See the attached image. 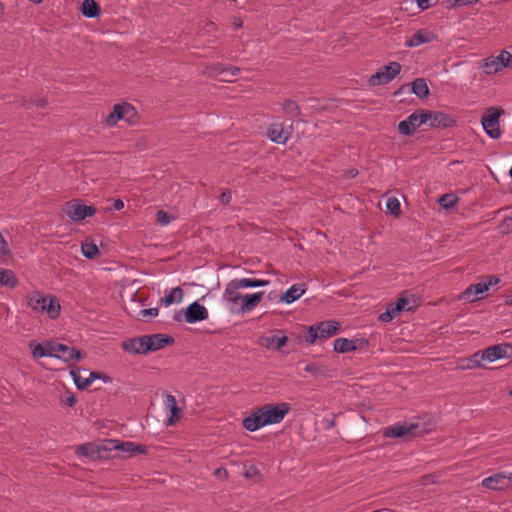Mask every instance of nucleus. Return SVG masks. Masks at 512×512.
Wrapping results in <instances>:
<instances>
[{
    "label": "nucleus",
    "instance_id": "nucleus-1",
    "mask_svg": "<svg viewBox=\"0 0 512 512\" xmlns=\"http://www.w3.org/2000/svg\"><path fill=\"white\" fill-rule=\"evenodd\" d=\"M174 338L166 334H151L133 337L122 342L121 347L127 353L148 354L174 343Z\"/></svg>",
    "mask_w": 512,
    "mask_h": 512
},
{
    "label": "nucleus",
    "instance_id": "nucleus-2",
    "mask_svg": "<svg viewBox=\"0 0 512 512\" xmlns=\"http://www.w3.org/2000/svg\"><path fill=\"white\" fill-rule=\"evenodd\" d=\"M120 120H124L129 125H135L139 122L140 116L132 104L122 102L113 106L112 111L105 118V123L107 126L113 127Z\"/></svg>",
    "mask_w": 512,
    "mask_h": 512
},
{
    "label": "nucleus",
    "instance_id": "nucleus-3",
    "mask_svg": "<svg viewBox=\"0 0 512 512\" xmlns=\"http://www.w3.org/2000/svg\"><path fill=\"white\" fill-rule=\"evenodd\" d=\"M431 424L422 425L416 423H398L386 428L383 431V436L387 438H403V437H418L429 433L432 430Z\"/></svg>",
    "mask_w": 512,
    "mask_h": 512
},
{
    "label": "nucleus",
    "instance_id": "nucleus-4",
    "mask_svg": "<svg viewBox=\"0 0 512 512\" xmlns=\"http://www.w3.org/2000/svg\"><path fill=\"white\" fill-rule=\"evenodd\" d=\"M340 327L341 324L334 320L321 321L308 327L305 340L309 344H314L317 340L328 339L336 335Z\"/></svg>",
    "mask_w": 512,
    "mask_h": 512
},
{
    "label": "nucleus",
    "instance_id": "nucleus-5",
    "mask_svg": "<svg viewBox=\"0 0 512 512\" xmlns=\"http://www.w3.org/2000/svg\"><path fill=\"white\" fill-rule=\"evenodd\" d=\"M503 114L504 110L502 108L490 107L481 118V124L485 133L492 139H499L501 137L499 120Z\"/></svg>",
    "mask_w": 512,
    "mask_h": 512
},
{
    "label": "nucleus",
    "instance_id": "nucleus-6",
    "mask_svg": "<svg viewBox=\"0 0 512 512\" xmlns=\"http://www.w3.org/2000/svg\"><path fill=\"white\" fill-rule=\"evenodd\" d=\"M208 318V310L205 306L201 305L198 301H195L188 305L185 310H179L174 314L173 319L176 322L184 320L187 323L193 324L200 321H204Z\"/></svg>",
    "mask_w": 512,
    "mask_h": 512
},
{
    "label": "nucleus",
    "instance_id": "nucleus-7",
    "mask_svg": "<svg viewBox=\"0 0 512 512\" xmlns=\"http://www.w3.org/2000/svg\"><path fill=\"white\" fill-rule=\"evenodd\" d=\"M260 412L263 417V421L265 426L271 425V424H278L280 423L284 417L288 414L291 407L289 403H278V404H265L261 406Z\"/></svg>",
    "mask_w": 512,
    "mask_h": 512
},
{
    "label": "nucleus",
    "instance_id": "nucleus-8",
    "mask_svg": "<svg viewBox=\"0 0 512 512\" xmlns=\"http://www.w3.org/2000/svg\"><path fill=\"white\" fill-rule=\"evenodd\" d=\"M64 212L70 220L80 222L95 215L97 209L92 205L83 204L79 199H72L65 204Z\"/></svg>",
    "mask_w": 512,
    "mask_h": 512
},
{
    "label": "nucleus",
    "instance_id": "nucleus-9",
    "mask_svg": "<svg viewBox=\"0 0 512 512\" xmlns=\"http://www.w3.org/2000/svg\"><path fill=\"white\" fill-rule=\"evenodd\" d=\"M401 68L399 62H390L382 66L375 74L371 75L368 79V84L370 86L388 84L401 72Z\"/></svg>",
    "mask_w": 512,
    "mask_h": 512
},
{
    "label": "nucleus",
    "instance_id": "nucleus-10",
    "mask_svg": "<svg viewBox=\"0 0 512 512\" xmlns=\"http://www.w3.org/2000/svg\"><path fill=\"white\" fill-rule=\"evenodd\" d=\"M487 280L468 286L459 296L461 300L473 302L478 299L479 295L487 292L492 285L498 284L500 279L495 275H489Z\"/></svg>",
    "mask_w": 512,
    "mask_h": 512
},
{
    "label": "nucleus",
    "instance_id": "nucleus-11",
    "mask_svg": "<svg viewBox=\"0 0 512 512\" xmlns=\"http://www.w3.org/2000/svg\"><path fill=\"white\" fill-rule=\"evenodd\" d=\"M482 486L490 490H505L512 487V473L498 472L482 481Z\"/></svg>",
    "mask_w": 512,
    "mask_h": 512
},
{
    "label": "nucleus",
    "instance_id": "nucleus-12",
    "mask_svg": "<svg viewBox=\"0 0 512 512\" xmlns=\"http://www.w3.org/2000/svg\"><path fill=\"white\" fill-rule=\"evenodd\" d=\"M512 343H502L499 345H492L481 352V358L489 362H495L496 360L503 358H510L512 352Z\"/></svg>",
    "mask_w": 512,
    "mask_h": 512
},
{
    "label": "nucleus",
    "instance_id": "nucleus-13",
    "mask_svg": "<svg viewBox=\"0 0 512 512\" xmlns=\"http://www.w3.org/2000/svg\"><path fill=\"white\" fill-rule=\"evenodd\" d=\"M54 354H56L54 355L55 358L65 362L79 361L86 357L85 351L62 343H56Z\"/></svg>",
    "mask_w": 512,
    "mask_h": 512
},
{
    "label": "nucleus",
    "instance_id": "nucleus-14",
    "mask_svg": "<svg viewBox=\"0 0 512 512\" xmlns=\"http://www.w3.org/2000/svg\"><path fill=\"white\" fill-rule=\"evenodd\" d=\"M457 125V119L451 114L443 111H433L432 121L429 123L431 128L447 129Z\"/></svg>",
    "mask_w": 512,
    "mask_h": 512
},
{
    "label": "nucleus",
    "instance_id": "nucleus-15",
    "mask_svg": "<svg viewBox=\"0 0 512 512\" xmlns=\"http://www.w3.org/2000/svg\"><path fill=\"white\" fill-rule=\"evenodd\" d=\"M235 284L230 281L225 288L224 297L230 305L231 312L235 313V309H237L241 303H243V295L237 292L240 288L234 286Z\"/></svg>",
    "mask_w": 512,
    "mask_h": 512
},
{
    "label": "nucleus",
    "instance_id": "nucleus-16",
    "mask_svg": "<svg viewBox=\"0 0 512 512\" xmlns=\"http://www.w3.org/2000/svg\"><path fill=\"white\" fill-rule=\"evenodd\" d=\"M264 292L243 295V303L235 309L236 314L252 311L263 299Z\"/></svg>",
    "mask_w": 512,
    "mask_h": 512
},
{
    "label": "nucleus",
    "instance_id": "nucleus-17",
    "mask_svg": "<svg viewBox=\"0 0 512 512\" xmlns=\"http://www.w3.org/2000/svg\"><path fill=\"white\" fill-rule=\"evenodd\" d=\"M49 299V294L36 291L26 296L27 305L37 314L42 313L45 302Z\"/></svg>",
    "mask_w": 512,
    "mask_h": 512
},
{
    "label": "nucleus",
    "instance_id": "nucleus-18",
    "mask_svg": "<svg viewBox=\"0 0 512 512\" xmlns=\"http://www.w3.org/2000/svg\"><path fill=\"white\" fill-rule=\"evenodd\" d=\"M437 36L427 30L421 29L414 33L410 39L405 42L407 47H417L424 43H429L435 40Z\"/></svg>",
    "mask_w": 512,
    "mask_h": 512
},
{
    "label": "nucleus",
    "instance_id": "nucleus-19",
    "mask_svg": "<svg viewBox=\"0 0 512 512\" xmlns=\"http://www.w3.org/2000/svg\"><path fill=\"white\" fill-rule=\"evenodd\" d=\"M267 135L272 142L285 144L289 139V133L284 129L283 124L274 123L268 128Z\"/></svg>",
    "mask_w": 512,
    "mask_h": 512
},
{
    "label": "nucleus",
    "instance_id": "nucleus-20",
    "mask_svg": "<svg viewBox=\"0 0 512 512\" xmlns=\"http://www.w3.org/2000/svg\"><path fill=\"white\" fill-rule=\"evenodd\" d=\"M305 291L306 285L304 283L294 284L280 296L279 300L286 304H291L298 300Z\"/></svg>",
    "mask_w": 512,
    "mask_h": 512
},
{
    "label": "nucleus",
    "instance_id": "nucleus-21",
    "mask_svg": "<svg viewBox=\"0 0 512 512\" xmlns=\"http://www.w3.org/2000/svg\"><path fill=\"white\" fill-rule=\"evenodd\" d=\"M418 127V116L416 112H413L405 120L398 123V131L404 136H412Z\"/></svg>",
    "mask_w": 512,
    "mask_h": 512
},
{
    "label": "nucleus",
    "instance_id": "nucleus-22",
    "mask_svg": "<svg viewBox=\"0 0 512 512\" xmlns=\"http://www.w3.org/2000/svg\"><path fill=\"white\" fill-rule=\"evenodd\" d=\"M76 454L78 456L86 457L91 460L101 459V450L99 448V445H97L95 443H85V444L79 445L76 448Z\"/></svg>",
    "mask_w": 512,
    "mask_h": 512
},
{
    "label": "nucleus",
    "instance_id": "nucleus-23",
    "mask_svg": "<svg viewBox=\"0 0 512 512\" xmlns=\"http://www.w3.org/2000/svg\"><path fill=\"white\" fill-rule=\"evenodd\" d=\"M243 427L248 431H256L265 426L260 409H256L249 416L244 418Z\"/></svg>",
    "mask_w": 512,
    "mask_h": 512
},
{
    "label": "nucleus",
    "instance_id": "nucleus-24",
    "mask_svg": "<svg viewBox=\"0 0 512 512\" xmlns=\"http://www.w3.org/2000/svg\"><path fill=\"white\" fill-rule=\"evenodd\" d=\"M46 312L50 319H56L61 312V305L58 298L49 294V299L45 302L42 313Z\"/></svg>",
    "mask_w": 512,
    "mask_h": 512
},
{
    "label": "nucleus",
    "instance_id": "nucleus-25",
    "mask_svg": "<svg viewBox=\"0 0 512 512\" xmlns=\"http://www.w3.org/2000/svg\"><path fill=\"white\" fill-rule=\"evenodd\" d=\"M410 93L415 94L418 98H427L430 94L429 87L424 78H416L410 84Z\"/></svg>",
    "mask_w": 512,
    "mask_h": 512
},
{
    "label": "nucleus",
    "instance_id": "nucleus-26",
    "mask_svg": "<svg viewBox=\"0 0 512 512\" xmlns=\"http://www.w3.org/2000/svg\"><path fill=\"white\" fill-rule=\"evenodd\" d=\"M80 11L87 18H97L101 14V7L96 0H84Z\"/></svg>",
    "mask_w": 512,
    "mask_h": 512
},
{
    "label": "nucleus",
    "instance_id": "nucleus-27",
    "mask_svg": "<svg viewBox=\"0 0 512 512\" xmlns=\"http://www.w3.org/2000/svg\"><path fill=\"white\" fill-rule=\"evenodd\" d=\"M101 450V459L115 458L120 456L118 453V440L109 439L99 445Z\"/></svg>",
    "mask_w": 512,
    "mask_h": 512
},
{
    "label": "nucleus",
    "instance_id": "nucleus-28",
    "mask_svg": "<svg viewBox=\"0 0 512 512\" xmlns=\"http://www.w3.org/2000/svg\"><path fill=\"white\" fill-rule=\"evenodd\" d=\"M235 285L240 289L243 288H257L264 287L269 285V280L256 279V278H242V279H233L231 280Z\"/></svg>",
    "mask_w": 512,
    "mask_h": 512
},
{
    "label": "nucleus",
    "instance_id": "nucleus-29",
    "mask_svg": "<svg viewBox=\"0 0 512 512\" xmlns=\"http://www.w3.org/2000/svg\"><path fill=\"white\" fill-rule=\"evenodd\" d=\"M55 345L56 343L52 342L37 344L32 351V355L34 358L54 357Z\"/></svg>",
    "mask_w": 512,
    "mask_h": 512
},
{
    "label": "nucleus",
    "instance_id": "nucleus-30",
    "mask_svg": "<svg viewBox=\"0 0 512 512\" xmlns=\"http://www.w3.org/2000/svg\"><path fill=\"white\" fill-rule=\"evenodd\" d=\"M17 284L18 279L12 270L0 268V287L15 288Z\"/></svg>",
    "mask_w": 512,
    "mask_h": 512
},
{
    "label": "nucleus",
    "instance_id": "nucleus-31",
    "mask_svg": "<svg viewBox=\"0 0 512 512\" xmlns=\"http://www.w3.org/2000/svg\"><path fill=\"white\" fill-rule=\"evenodd\" d=\"M182 298H183V290L180 287H175L169 292V294L165 295V297L161 299V302L165 306H169L175 302L176 303L180 302L182 300Z\"/></svg>",
    "mask_w": 512,
    "mask_h": 512
},
{
    "label": "nucleus",
    "instance_id": "nucleus-32",
    "mask_svg": "<svg viewBox=\"0 0 512 512\" xmlns=\"http://www.w3.org/2000/svg\"><path fill=\"white\" fill-rule=\"evenodd\" d=\"M482 360H483V358H481V352L478 351V352L474 353L473 355H471L470 357L464 359L463 364L461 365V368L462 369H475L478 367H484V365H482V363H481Z\"/></svg>",
    "mask_w": 512,
    "mask_h": 512
},
{
    "label": "nucleus",
    "instance_id": "nucleus-33",
    "mask_svg": "<svg viewBox=\"0 0 512 512\" xmlns=\"http://www.w3.org/2000/svg\"><path fill=\"white\" fill-rule=\"evenodd\" d=\"M282 109L286 115L292 118H297L301 114L299 105L291 99H287L283 102Z\"/></svg>",
    "mask_w": 512,
    "mask_h": 512
},
{
    "label": "nucleus",
    "instance_id": "nucleus-34",
    "mask_svg": "<svg viewBox=\"0 0 512 512\" xmlns=\"http://www.w3.org/2000/svg\"><path fill=\"white\" fill-rule=\"evenodd\" d=\"M394 305L395 311H398L399 313L402 311H413L416 307V300H413V305H410V300L405 296H400L395 303H392Z\"/></svg>",
    "mask_w": 512,
    "mask_h": 512
},
{
    "label": "nucleus",
    "instance_id": "nucleus-35",
    "mask_svg": "<svg viewBox=\"0 0 512 512\" xmlns=\"http://www.w3.org/2000/svg\"><path fill=\"white\" fill-rule=\"evenodd\" d=\"M81 251L84 257L87 259H95L100 255V251L97 245L93 242H84L81 245Z\"/></svg>",
    "mask_w": 512,
    "mask_h": 512
},
{
    "label": "nucleus",
    "instance_id": "nucleus-36",
    "mask_svg": "<svg viewBox=\"0 0 512 512\" xmlns=\"http://www.w3.org/2000/svg\"><path fill=\"white\" fill-rule=\"evenodd\" d=\"M351 339L348 338H337L333 343L334 351L337 353L352 352Z\"/></svg>",
    "mask_w": 512,
    "mask_h": 512
},
{
    "label": "nucleus",
    "instance_id": "nucleus-37",
    "mask_svg": "<svg viewBox=\"0 0 512 512\" xmlns=\"http://www.w3.org/2000/svg\"><path fill=\"white\" fill-rule=\"evenodd\" d=\"M458 198L451 193H446L440 196L438 203L444 209H451L457 203Z\"/></svg>",
    "mask_w": 512,
    "mask_h": 512
},
{
    "label": "nucleus",
    "instance_id": "nucleus-38",
    "mask_svg": "<svg viewBox=\"0 0 512 512\" xmlns=\"http://www.w3.org/2000/svg\"><path fill=\"white\" fill-rule=\"evenodd\" d=\"M386 212L394 216H399L401 214L400 202L397 198L389 197L387 199Z\"/></svg>",
    "mask_w": 512,
    "mask_h": 512
},
{
    "label": "nucleus",
    "instance_id": "nucleus-39",
    "mask_svg": "<svg viewBox=\"0 0 512 512\" xmlns=\"http://www.w3.org/2000/svg\"><path fill=\"white\" fill-rule=\"evenodd\" d=\"M485 73L494 74L502 69L500 63H498V57L487 58L484 64Z\"/></svg>",
    "mask_w": 512,
    "mask_h": 512
},
{
    "label": "nucleus",
    "instance_id": "nucleus-40",
    "mask_svg": "<svg viewBox=\"0 0 512 512\" xmlns=\"http://www.w3.org/2000/svg\"><path fill=\"white\" fill-rule=\"evenodd\" d=\"M213 71L216 74H224V73L229 72L231 74V76H237L240 72V68H238L236 66H232V65L224 66L222 64H217L213 67Z\"/></svg>",
    "mask_w": 512,
    "mask_h": 512
},
{
    "label": "nucleus",
    "instance_id": "nucleus-41",
    "mask_svg": "<svg viewBox=\"0 0 512 512\" xmlns=\"http://www.w3.org/2000/svg\"><path fill=\"white\" fill-rule=\"evenodd\" d=\"M170 411V415L167 419L166 425L173 426L177 421L180 420L182 416V409L177 406V404L168 409Z\"/></svg>",
    "mask_w": 512,
    "mask_h": 512
},
{
    "label": "nucleus",
    "instance_id": "nucleus-42",
    "mask_svg": "<svg viewBox=\"0 0 512 512\" xmlns=\"http://www.w3.org/2000/svg\"><path fill=\"white\" fill-rule=\"evenodd\" d=\"M268 344L275 343L274 349L277 351H282V348L287 344L288 337L286 335H282L281 337L272 336L267 338Z\"/></svg>",
    "mask_w": 512,
    "mask_h": 512
},
{
    "label": "nucleus",
    "instance_id": "nucleus-43",
    "mask_svg": "<svg viewBox=\"0 0 512 512\" xmlns=\"http://www.w3.org/2000/svg\"><path fill=\"white\" fill-rule=\"evenodd\" d=\"M175 217L172 215H169L168 212L164 210H158L156 212V221L161 226H166L171 223L172 220H174Z\"/></svg>",
    "mask_w": 512,
    "mask_h": 512
},
{
    "label": "nucleus",
    "instance_id": "nucleus-44",
    "mask_svg": "<svg viewBox=\"0 0 512 512\" xmlns=\"http://www.w3.org/2000/svg\"><path fill=\"white\" fill-rule=\"evenodd\" d=\"M415 112H416V115L418 116L419 127L422 124L427 123L428 121H430V122L432 121V115H433L432 110L417 109Z\"/></svg>",
    "mask_w": 512,
    "mask_h": 512
},
{
    "label": "nucleus",
    "instance_id": "nucleus-45",
    "mask_svg": "<svg viewBox=\"0 0 512 512\" xmlns=\"http://www.w3.org/2000/svg\"><path fill=\"white\" fill-rule=\"evenodd\" d=\"M398 313V311H395L394 305L390 304L388 305L386 311L379 315L378 319L383 323H387L390 322Z\"/></svg>",
    "mask_w": 512,
    "mask_h": 512
},
{
    "label": "nucleus",
    "instance_id": "nucleus-46",
    "mask_svg": "<svg viewBox=\"0 0 512 512\" xmlns=\"http://www.w3.org/2000/svg\"><path fill=\"white\" fill-rule=\"evenodd\" d=\"M497 57L502 68L512 69V54L510 52L504 50Z\"/></svg>",
    "mask_w": 512,
    "mask_h": 512
},
{
    "label": "nucleus",
    "instance_id": "nucleus-47",
    "mask_svg": "<svg viewBox=\"0 0 512 512\" xmlns=\"http://www.w3.org/2000/svg\"><path fill=\"white\" fill-rule=\"evenodd\" d=\"M351 343H352V346H354V347H352V351L364 349L369 346V341L366 338H354V339H351Z\"/></svg>",
    "mask_w": 512,
    "mask_h": 512
},
{
    "label": "nucleus",
    "instance_id": "nucleus-48",
    "mask_svg": "<svg viewBox=\"0 0 512 512\" xmlns=\"http://www.w3.org/2000/svg\"><path fill=\"white\" fill-rule=\"evenodd\" d=\"M36 105L39 108H44L47 105V100L45 98H38V99H30V100H24L23 106L25 108H30L31 105Z\"/></svg>",
    "mask_w": 512,
    "mask_h": 512
},
{
    "label": "nucleus",
    "instance_id": "nucleus-49",
    "mask_svg": "<svg viewBox=\"0 0 512 512\" xmlns=\"http://www.w3.org/2000/svg\"><path fill=\"white\" fill-rule=\"evenodd\" d=\"M244 469H245L244 476L247 479H254L256 476L259 475L258 468L253 464L245 465Z\"/></svg>",
    "mask_w": 512,
    "mask_h": 512
},
{
    "label": "nucleus",
    "instance_id": "nucleus-50",
    "mask_svg": "<svg viewBox=\"0 0 512 512\" xmlns=\"http://www.w3.org/2000/svg\"><path fill=\"white\" fill-rule=\"evenodd\" d=\"M133 448V442H122L118 440V453H128L129 455H132V449Z\"/></svg>",
    "mask_w": 512,
    "mask_h": 512
},
{
    "label": "nucleus",
    "instance_id": "nucleus-51",
    "mask_svg": "<svg viewBox=\"0 0 512 512\" xmlns=\"http://www.w3.org/2000/svg\"><path fill=\"white\" fill-rule=\"evenodd\" d=\"M450 4V7H461L469 4L477 3L479 0H447Z\"/></svg>",
    "mask_w": 512,
    "mask_h": 512
},
{
    "label": "nucleus",
    "instance_id": "nucleus-52",
    "mask_svg": "<svg viewBox=\"0 0 512 512\" xmlns=\"http://www.w3.org/2000/svg\"><path fill=\"white\" fill-rule=\"evenodd\" d=\"M304 370L306 372L312 374L313 376H318L321 373L320 367L317 364H315V363H311V364L306 365Z\"/></svg>",
    "mask_w": 512,
    "mask_h": 512
},
{
    "label": "nucleus",
    "instance_id": "nucleus-53",
    "mask_svg": "<svg viewBox=\"0 0 512 512\" xmlns=\"http://www.w3.org/2000/svg\"><path fill=\"white\" fill-rule=\"evenodd\" d=\"M70 374L73 378L74 384L77 386V384H80L82 377L80 376V368L74 367L71 369Z\"/></svg>",
    "mask_w": 512,
    "mask_h": 512
},
{
    "label": "nucleus",
    "instance_id": "nucleus-54",
    "mask_svg": "<svg viewBox=\"0 0 512 512\" xmlns=\"http://www.w3.org/2000/svg\"><path fill=\"white\" fill-rule=\"evenodd\" d=\"M91 375V379H102L103 381L107 382L110 380V377L102 372L99 371H93L89 373Z\"/></svg>",
    "mask_w": 512,
    "mask_h": 512
},
{
    "label": "nucleus",
    "instance_id": "nucleus-55",
    "mask_svg": "<svg viewBox=\"0 0 512 512\" xmlns=\"http://www.w3.org/2000/svg\"><path fill=\"white\" fill-rule=\"evenodd\" d=\"M158 308H147V309H142L140 311V314L143 316V317H146V316H150V317H155L158 315Z\"/></svg>",
    "mask_w": 512,
    "mask_h": 512
},
{
    "label": "nucleus",
    "instance_id": "nucleus-56",
    "mask_svg": "<svg viewBox=\"0 0 512 512\" xmlns=\"http://www.w3.org/2000/svg\"><path fill=\"white\" fill-rule=\"evenodd\" d=\"M92 382H93V379H91V375L89 374L88 377H86L84 379L82 378L80 384H77V388L79 390H84V389L88 388Z\"/></svg>",
    "mask_w": 512,
    "mask_h": 512
},
{
    "label": "nucleus",
    "instance_id": "nucleus-57",
    "mask_svg": "<svg viewBox=\"0 0 512 512\" xmlns=\"http://www.w3.org/2000/svg\"><path fill=\"white\" fill-rule=\"evenodd\" d=\"M165 407L166 409H169L177 404L176 399L173 395L167 393L165 397Z\"/></svg>",
    "mask_w": 512,
    "mask_h": 512
},
{
    "label": "nucleus",
    "instance_id": "nucleus-58",
    "mask_svg": "<svg viewBox=\"0 0 512 512\" xmlns=\"http://www.w3.org/2000/svg\"><path fill=\"white\" fill-rule=\"evenodd\" d=\"M132 449H133L132 450V455L133 454H145V453H147V447L145 445L133 443V448Z\"/></svg>",
    "mask_w": 512,
    "mask_h": 512
},
{
    "label": "nucleus",
    "instance_id": "nucleus-59",
    "mask_svg": "<svg viewBox=\"0 0 512 512\" xmlns=\"http://www.w3.org/2000/svg\"><path fill=\"white\" fill-rule=\"evenodd\" d=\"M232 199V195H231V192L229 190H225L221 193V195L219 196V200L223 203V204H228Z\"/></svg>",
    "mask_w": 512,
    "mask_h": 512
},
{
    "label": "nucleus",
    "instance_id": "nucleus-60",
    "mask_svg": "<svg viewBox=\"0 0 512 512\" xmlns=\"http://www.w3.org/2000/svg\"><path fill=\"white\" fill-rule=\"evenodd\" d=\"M77 402V398L74 394L70 393L64 400L63 403L69 407H73Z\"/></svg>",
    "mask_w": 512,
    "mask_h": 512
},
{
    "label": "nucleus",
    "instance_id": "nucleus-61",
    "mask_svg": "<svg viewBox=\"0 0 512 512\" xmlns=\"http://www.w3.org/2000/svg\"><path fill=\"white\" fill-rule=\"evenodd\" d=\"M7 253H8L7 243H6L3 235L0 233V256H4Z\"/></svg>",
    "mask_w": 512,
    "mask_h": 512
},
{
    "label": "nucleus",
    "instance_id": "nucleus-62",
    "mask_svg": "<svg viewBox=\"0 0 512 512\" xmlns=\"http://www.w3.org/2000/svg\"><path fill=\"white\" fill-rule=\"evenodd\" d=\"M403 93H410V85L409 84L402 85L399 89H397L394 92V95L398 96V95L403 94Z\"/></svg>",
    "mask_w": 512,
    "mask_h": 512
},
{
    "label": "nucleus",
    "instance_id": "nucleus-63",
    "mask_svg": "<svg viewBox=\"0 0 512 512\" xmlns=\"http://www.w3.org/2000/svg\"><path fill=\"white\" fill-rule=\"evenodd\" d=\"M325 429H332L336 426L335 416L331 419H325Z\"/></svg>",
    "mask_w": 512,
    "mask_h": 512
},
{
    "label": "nucleus",
    "instance_id": "nucleus-64",
    "mask_svg": "<svg viewBox=\"0 0 512 512\" xmlns=\"http://www.w3.org/2000/svg\"><path fill=\"white\" fill-rule=\"evenodd\" d=\"M416 2L421 10H426L430 7L429 0H416Z\"/></svg>",
    "mask_w": 512,
    "mask_h": 512
}]
</instances>
